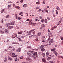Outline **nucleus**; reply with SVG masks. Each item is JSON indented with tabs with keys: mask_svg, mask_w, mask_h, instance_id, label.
<instances>
[{
	"mask_svg": "<svg viewBox=\"0 0 63 63\" xmlns=\"http://www.w3.org/2000/svg\"><path fill=\"white\" fill-rule=\"evenodd\" d=\"M48 51L47 52L46 54H47V55H49V53H48Z\"/></svg>",
	"mask_w": 63,
	"mask_h": 63,
	"instance_id": "nucleus-31",
	"label": "nucleus"
},
{
	"mask_svg": "<svg viewBox=\"0 0 63 63\" xmlns=\"http://www.w3.org/2000/svg\"><path fill=\"white\" fill-rule=\"evenodd\" d=\"M57 10H59V7L58 6H57Z\"/></svg>",
	"mask_w": 63,
	"mask_h": 63,
	"instance_id": "nucleus-54",
	"label": "nucleus"
},
{
	"mask_svg": "<svg viewBox=\"0 0 63 63\" xmlns=\"http://www.w3.org/2000/svg\"><path fill=\"white\" fill-rule=\"evenodd\" d=\"M31 35V33H29L27 35V36H28V35Z\"/></svg>",
	"mask_w": 63,
	"mask_h": 63,
	"instance_id": "nucleus-46",
	"label": "nucleus"
},
{
	"mask_svg": "<svg viewBox=\"0 0 63 63\" xmlns=\"http://www.w3.org/2000/svg\"><path fill=\"white\" fill-rule=\"evenodd\" d=\"M23 13H22V12H20L19 14V15H21L22 14H23Z\"/></svg>",
	"mask_w": 63,
	"mask_h": 63,
	"instance_id": "nucleus-51",
	"label": "nucleus"
},
{
	"mask_svg": "<svg viewBox=\"0 0 63 63\" xmlns=\"http://www.w3.org/2000/svg\"><path fill=\"white\" fill-rule=\"evenodd\" d=\"M45 23H47V19H46L45 20Z\"/></svg>",
	"mask_w": 63,
	"mask_h": 63,
	"instance_id": "nucleus-24",
	"label": "nucleus"
},
{
	"mask_svg": "<svg viewBox=\"0 0 63 63\" xmlns=\"http://www.w3.org/2000/svg\"><path fill=\"white\" fill-rule=\"evenodd\" d=\"M18 51L19 52H20L21 50H18Z\"/></svg>",
	"mask_w": 63,
	"mask_h": 63,
	"instance_id": "nucleus-60",
	"label": "nucleus"
},
{
	"mask_svg": "<svg viewBox=\"0 0 63 63\" xmlns=\"http://www.w3.org/2000/svg\"><path fill=\"white\" fill-rule=\"evenodd\" d=\"M42 61L43 62H44V63H46V59L45 58H43Z\"/></svg>",
	"mask_w": 63,
	"mask_h": 63,
	"instance_id": "nucleus-5",
	"label": "nucleus"
},
{
	"mask_svg": "<svg viewBox=\"0 0 63 63\" xmlns=\"http://www.w3.org/2000/svg\"><path fill=\"white\" fill-rule=\"evenodd\" d=\"M6 26H7V27H8V26H9V25L8 24H6Z\"/></svg>",
	"mask_w": 63,
	"mask_h": 63,
	"instance_id": "nucleus-56",
	"label": "nucleus"
},
{
	"mask_svg": "<svg viewBox=\"0 0 63 63\" xmlns=\"http://www.w3.org/2000/svg\"><path fill=\"white\" fill-rule=\"evenodd\" d=\"M53 42H54V41H53V39H50V41L49 42V46H50L51 45V43H53Z\"/></svg>",
	"mask_w": 63,
	"mask_h": 63,
	"instance_id": "nucleus-2",
	"label": "nucleus"
},
{
	"mask_svg": "<svg viewBox=\"0 0 63 63\" xmlns=\"http://www.w3.org/2000/svg\"><path fill=\"white\" fill-rule=\"evenodd\" d=\"M5 51H7V49H5Z\"/></svg>",
	"mask_w": 63,
	"mask_h": 63,
	"instance_id": "nucleus-64",
	"label": "nucleus"
},
{
	"mask_svg": "<svg viewBox=\"0 0 63 63\" xmlns=\"http://www.w3.org/2000/svg\"><path fill=\"white\" fill-rule=\"evenodd\" d=\"M15 21H13L11 22V24L12 25H14L15 24Z\"/></svg>",
	"mask_w": 63,
	"mask_h": 63,
	"instance_id": "nucleus-15",
	"label": "nucleus"
},
{
	"mask_svg": "<svg viewBox=\"0 0 63 63\" xmlns=\"http://www.w3.org/2000/svg\"><path fill=\"white\" fill-rule=\"evenodd\" d=\"M33 56H35L34 57L32 55L31 53H30L29 55V56L30 57H34V59H36V57H38V54H37V52H35L33 54Z\"/></svg>",
	"mask_w": 63,
	"mask_h": 63,
	"instance_id": "nucleus-1",
	"label": "nucleus"
},
{
	"mask_svg": "<svg viewBox=\"0 0 63 63\" xmlns=\"http://www.w3.org/2000/svg\"><path fill=\"white\" fill-rule=\"evenodd\" d=\"M23 32L22 31H21L19 32H18V34H21Z\"/></svg>",
	"mask_w": 63,
	"mask_h": 63,
	"instance_id": "nucleus-12",
	"label": "nucleus"
},
{
	"mask_svg": "<svg viewBox=\"0 0 63 63\" xmlns=\"http://www.w3.org/2000/svg\"><path fill=\"white\" fill-rule=\"evenodd\" d=\"M8 57L9 58V59L10 61H12V58H11L9 56H8Z\"/></svg>",
	"mask_w": 63,
	"mask_h": 63,
	"instance_id": "nucleus-27",
	"label": "nucleus"
},
{
	"mask_svg": "<svg viewBox=\"0 0 63 63\" xmlns=\"http://www.w3.org/2000/svg\"><path fill=\"white\" fill-rule=\"evenodd\" d=\"M9 48H12V46H10L8 47Z\"/></svg>",
	"mask_w": 63,
	"mask_h": 63,
	"instance_id": "nucleus-38",
	"label": "nucleus"
},
{
	"mask_svg": "<svg viewBox=\"0 0 63 63\" xmlns=\"http://www.w3.org/2000/svg\"><path fill=\"white\" fill-rule=\"evenodd\" d=\"M15 8H16V9H19L20 8V7H19V6H15Z\"/></svg>",
	"mask_w": 63,
	"mask_h": 63,
	"instance_id": "nucleus-18",
	"label": "nucleus"
},
{
	"mask_svg": "<svg viewBox=\"0 0 63 63\" xmlns=\"http://www.w3.org/2000/svg\"><path fill=\"white\" fill-rule=\"evenodd\" d=\"M4 20H3V19H2L0 21V22L1 23H3V21Z\"/></svg>",
	"mask_w": 63,
	"mask_h": 63,
	"instance_id": "nucleus-29",
	"label": "nucleus"
},
{
	"mask_svg": "<svg viewBox=\"0 0 63 63\" xmlns=\"http://www.w3.org/2000/svg\"><path fill=\"white\" fill-rule=\"evenodd\" d=\"M39 9V8L38 7H36V10H38Z\"/></svg>",
	"mask_w": 63,
	"mask_h": 63,
	"instance_id": "nucleus-50",
	"label": "nucleus"
},
{
	"mask_svg": "<svg viewBox=\"0 0 63 63\" xmlns=\"http://www.w3.org/2000/svg\"><path fill=\"white\" fill-rule=\"evenodd\" d=\"M26 60L27 61H29V62H32V60L31 59H30L29 58H26Z\"/></svg>",
	"mask_w": 63,
	"mask_h": 63,
	"instance_id": "nucleus-4",
	"label": "nucleus"
},
{
	"mask_svg": "<svg viewBox=\"0 0 63 63\" xmlns=\"http://www.w3.org/2000/svg\"><path fill=\"white\" fill-rule=\"evenodd\" d=\"M26 20L27 21H29V19H27Z\"/></svg>",
	"mask_w": 63,
	"mask_h": 63,
	"instance_id": "nucleus-59",
	"label": "nucleus"
},
{
	"mask_svg": "<svg viewBox=\"0 0 63 63\" xmlns=\"http://www.w3.org/2000/svg\"><path fill=\"white\" fill-rule=\"evenodd\" d=\"M6 18H9V15H8L6 16Z\"/></svg>",
	"mask_w": 63,
	"mask_h": 63,
	"instance_id": "nucleus-34",
	"label": "nucleus"
},
{
	"mask_svg": "<svg viewBox=\"0 0 63 63\" xmlns=\"http://www.w3.org/2000/svg\"><path fill=\"white\" fill-rule=\"evenodd\" d=\"M11 6H12L11 4H10L8 5V9H9V8H11Z\"/></svg>",
	"mask_w": 63,
	"mask_h": 63,
	"instance_id": "nucleus-14",
	"label": "nucleus"
},
{
	"mask_svg": "<svg viewBox=\"0 0 63 63\" xmlns=\"http://www.w3.org/2000/svg\"><path fill=\"white\" fill-rule=\"evenodd\" d=\"M61 21H60L59 22V23H61Z\"/></svg>",
	"mask_w": 63,
	"mask_h": 63,
	"instance_id": "nucleus-63",
	"label": "nucleus"
},
{
	"mask_svg": "<svg viewBox=\"0 0 63 63\" xmlns=\"http://www.w3.org/2000/svg\"><path fill=\"white\" fill-rule=\"evenodd\" d=\"M45 3H46V1L45 0H43L42 2L43 4H45Z\"/></svg>",
	"mask_w": 63,
	"mask_h": 63,
	"instance_id": "nucleus-28",
	"label": "nucleus"
},
{
	"mask_svg": "<svg viewBox=\"0 0 63 63\" xmlns=\"http://www.w3.org/2000/svg\"><path fill=\"white\" fill-rule=\"evenodd\" d=\"M13 28V27H12V26H9L8 27V29L9 30V29H11V28Z\"/></svg>",
	"mask_w": 63,
	"mask_h": 63,
	"instance_id": "nucleus-10",
	"label": "nucleus"
},
{
	"mask_svg": "<svg viewBox=\"0 0 63 63\" xmlns=\"http://www.w3.org/2000/svg\"><path fill=\"white\" fill-rule=\"evenodd\" d=\"M51 57H48L47 58V60H50V59H51Z\"/></svg>",
	"mask_w": 63,
	"mask_h": 63,
	"instance_id": "nucleus-26",
	"label": "nucleus"
},
{
	"mask_svg": "<svg viewBox=\"0 0 63 63\" xmlns=\"http://www.w3.org/2000/svg\"><path fill=\"white\" fill-rule=\"evenodd\" d=\"M43 47H44V46L43 45H41L40 47V48L41 49L43 48Z\"/></svg>",
	"mask_w": 63,
	"mask_h": 63,
	"instance_id": "nucleus-13",
	"label": "nucleus"
},
{
	"mask_svg": "<svg viewBox=\"0 0 63 63\" xmlns=\"http://www.w3.org/2000/svg\"><path fill=\"white\" fill-rule=\"evenodd\" d=\"M16 38H17V39H18L19 41H22V40L20 38H19V37H17Z\"/></svg>",
	"mask_w": 63,
	"mask_h": 63,
	"instance_id": "nucleus-21",
	"label": "nucleus"
},
{
	"mask_svg": "<svg viewBox=\"0 0 63 63\" xmlns=\"http://www.w3.org/2000/svg\"><path fill=\"white\" fill-rule=\"evenodd\" d=\"M36 4L40 5V1L37 2H36Z\"/></svg>",
	"mask_w": 63,
	"mask_h": 63,
	"instance_id": "nucleus-19",
	"label": "nucleus"
},
{
	"mask_svg": "<svg viewBox=\"0 0 63 63\" xmlns=\"http://www.w3.org/2000/svg\"><path fill=\"white\" fill-rule=\"evenodd\" d=\"M50 39V36H49L48 39H47V40L48 41H49Z\"/></svg>",
	"mask_w": 63,
	"mask_h": 63,
	"instance_id": "nucleus-43",
	"label": "nucleus"
},
{
	"mask_svg": "<svg viewBox=\"0 0 63 63\" xmlns=\"http://www.w3.org/2000/svg\"><path fill=\"white\" fill-rule=\"evenodd\" d=\"M41 51H44V50H45V49L44 48L41 49Z\"/></svg>",
	"mask_w": 63,
	"mask_h": 63,
	"instance_id": "nucleus-20",
	"label": "nucleus"
},
{
	"mask_svg": "<svg viewBox=\"0 0 63 63\" xmlns=\"http://www.w3.org/2000/svg\"><path fill=\"white\" fill-rule=\"evenodd\" d=\"M51 51H53L54 52H55V48H53V49H52L51 50Z\"/></svg>",
	"mask_w": 63,
	"mask_h": 63,
	"instance_id": "nucleus-7",
	"label": "nucleus"
},
{
	"mask_svg": "<svg viewBox=\"0 0 63 63\" xmlns=\"http://www.w3.org/2000/svg\"><path fill=\"white\" fill-rule=\"evenodd\" d=\"M26 37V36H21V38H22L23 39H24V37Z\"/></svg>",
	"mask_w": 63,
	"mask_h": 63,
	"instance_id": "nucleus-32",
	"label": "nucleus"
},
{
	"mask_svg": "<svg viewBox=\"0 0 63 63\" xmlns=\"http://www.w3.org/2000/svg\"><path fill=\"white\" fill-rule=\"evenodd\" d=\"M4 31L5 32V33L7 34V33H9V30H8L7 29H5Z\"/></svg>",
	"mask_w": 63,
	"mask_h": 63,
	"instance_id": "nucleus-6",
	"label": "nucleus"
},
{
	"mask_svg": "<svg viewBox=\"0 0 63 63\" xmlns=\"http://www.w3.org/2000/svg\"><path fill=\"white\" fill-rule=\"evenodd\" d=\"M21 19V18H20V17H18V19H19V20H20Z\"/></svg>",
	"mask_w": 63,
	"mask_h": 63,
	"instance_id": "nucleus-52",
	"label": "nucleus"
},
{
	"mask_svg": "<svg viewBox=\"0 0 63 63\" xmlns=\"http://www.w3.org/2000/svg\"><path fill=\"white\" fill-rule=\"evenodd\" d=\"M44 21V19H42L41 20V22H43Z\"/></svg>",
	"mask_w": 63,
	"mask_h": 63,
	"instance_id": "nucleus-36",
	"label": "nucleus"
},
{
	"mask_svg": "<svg viewBox=\"0 0 63 63\" xmlns=\"http://www.w3.org/2000/svg\"><path fill=\"white\" fill-rule=\"evenodd\" d=\"M42 56H43V57H45V53H42Z\"/></svg>",
	"mask_w": 63,
	"mask_h": 63,
	"instance_id": "nucleus-23",
	"label": "nucleus"
},
{
	"mask_svg": "<svg viewBox=\"0 0 63 63\" xmlns=\"http://www.w3.org/2000/svg\"><path fill=\"white\" fill-rule=\"evenodd\" d=\"M27 55H29V54L30 55V53L28 52L27 53Z\"/></svg>",
	"mask_w": 63,
	"mask_h": 63,
	"instance_id": "nucleus-55",
	"label": "nucleus"
},
{
	"mask_svg": "<svg viewBox=\"0 0 63 63\" xmlns=\"http://www.w3.org/2000/svg\"><path fill=\"white\" fill-rule=\"evenodd\" d=\"M36 32L35 31H34L33 32H32L33 35H34L35 34V33Z\"/></svg>",
	"mask_w": 63,
	"mask_h": 63,
	"instance_id": "nucleus-41",
	"label": "nucleus"
},
{
	"mask_svg": "<svg viewBox=\"0 0 63 63\" xmlns=\"http://www.w3.org/2000/svg\"><path fill=\"white\" fill-rule=\"evenodd\" d=\"M42 42H43V43H44L45 42V40H43L42 41Z\"/></svg>",
	"mask_w": 63,
	"mask_h": 63,
	"instance_id": "nucleus-58",
	"label": "nucleus"
},
{
	"mask_svg": "<svg viewBox=\"0 0 63 63\" xmlns=\"http://www.w3.org/2000/svg\"><path fill=\"white\" fill-rule=\"evenodd\" d=\"M20 2L21 3H22L23 2V0H21L20 1Z\"/></svg>",
	"mask_w": 63,
	"mask_h": 63,
	"instance_id": "nucleus-44",
	"label": "nucleus"
},
{
	"mask_svg": "<svg viewBox=\"0 0 63 63\" xmlns=\"http://www.w3.org/2000/svg\"><path fill=\"white\" fill-rule=\"evenodd\" d=\"M8 3H13L12 2H11V1H9V2H8Z\"/></svg>",
	"mask_w": 63,
	"mask_h": 63,
	"instance_id": "nucleus-49",
	"label": "nucleus"
},
{
	"mask_svg": "<svg viewBox=\"0 0 63 63\" xmlns=\"http://www.w3.org/2000/svg\"><path fill=\"white\" fill-rule=\"evenodd\" d=\"M35 20L36 21H40V20H38V19H35Z\"/></svg>",
	"mask_w": 63,
	"mask_h": 63,
	"instance_id": "nucleus-39",
	"label": "nucleus"
},
{
	"mask_svg": "<svg viewBox=\"0 0 63 63\" xmlns=\"http://www.w3.org/2000/svg\"><path fill=\"white\" fill-rule=\"evenodd\" d=\"M56 14H57V15H58V11H57L56 10Z\"/></svg>",
	"mask_w": 63,
	"mask_h": 63,
	"instance_id": "nucleus-40",
	"label": "nucleus"
},
{
	"mask_svg": "<svg viewBox=\"0 0 63 63\" xmlns=\"http://www.w3.org/2000/svg\"><path fill=\"white\" fill-rule=\"evenodd\" d=\"M42 27H45V25L44 24H43L42 25Z\"/></svg>",
	"mask_w": 63,
	"mask_h": 63,
	"instance_id": "nucleus-53",
	"label": "nucleus"
},
{
	"mask_svg": "<svg viewBox=\"0 0 63 63\" xmlns=\"http://www.w3.org/2000/svg\"><path fill=\"white\" fill-rule=\"evenodd\" d=\"M16 6V5L15 4H13V7H14V6Z\"/></svg>",
	"mask_w": 63,
	"mask_h": 63,
	"instance_id": "nucleus-57",
	"label": "nucleus"
},
{
	"mask_svg": "<svg viewBox=\"0 0 63 63\" xmlns=\"http://www.w3.org/2000/svg\"><path fill=\"white\" fill-rule=\"evenodd\" d=\"M62 38L61 39V40H63V37H61Z\"/></svg>",
	"mask_w": 63,
	"mask_h": 63,
	"instance_id": "nucleus-62",
	"label": "nucleus"
},
{
	"mask_svg": "<svg viewBox=\"0 0 63 63\" xmlns=\"http://www.w3.org/2000/svg\"><path fill=\"white\" fill-rule=\"evenodd\" d=\"M50 63H54L53 61H49Z\"/></svg>",
	"mask_w": 63,
	"mask_h": 63,
	"instance_id": "nucleus-48",
	"label": "nucleus"
},
{
	"mask_svg": "<svg viewBox=\"0 0 63 63\" xmlns=\"http://www.w3.org/2000/svg\"><path fill=\"white\" fill-rule=\"evenodd\" d=\"M13 44H17L18 45H19V44L18 43H15V42H13L12 43Z\"/></svg>",
	"mask_w": 63,
	"mask_h": 63,
	"instance_id": "nucleus-22",
	"label": "nucleus"
},
{
	"mask_svg": "<svg viewBox=\"0 0 63 63\" xmlns=\"http://www.w3.org/2000/svg\"><path fill=\"white\" fill-rule=\"evenodd\" d=\"M35 30V29H33L31 31V32H33V31H34Z\"/></svg>",
	"mask_w": 63,
	"mask_h": 63,
	"instance_id": "nucleus-61",
	"label": "nucleus"
},
{
	"mask_svg": "<svg viewBox=\"0 0 63 63\" xmlns=\"http://www.w3.org/2000/svg\"><path fill=\"white\" fill-rule=\"evenodd\" d=\"M15 16L16 18L17 19L18 18V17L17 16V14H15Z\"/></svg>",
	"mask_w": 63,
	"mask_h": 63,
	"instance_id": "nucleus-11",
	"label": "nucleus"
},
{
	"mask_svg": "<svg viewBox=\"0 0 63 63\" xmlns=\"http://www.w3.org/2000/svg\"><path fill=\"white\" fill-rule=\"evenodd\" d=\"M5 59L4 60V62H6L8 60H7V58L6 57H5Z\"/></svg>",
	"mask_w": 63,
	"mask_h": 63,
	"instance_id": "nucleus-17",
	"label": "nucleus"
},
{
	"mask_svg": "<svg viewBox=\"0 0 63 63\" xmlns=\"http://www.w3.org/2000/svg\"><path fill=\"white\" fill-rule=\"evenodd\" d=\"M63 19V17H61L60 19V21H61Z\"/></svg>",
	"mask_w": 63,
	"mask_h": 63,
	"instance_id": "nucleus-45",
	"label": "nucleus"
},
{
	"mask_svg": "<svg viewBox=\"0 0 63 63\" xmlns=\"http://www.w3.org/2000/svg\"><path fill=\"white\" fill-rule=\"evenodd\" d=\"M58 57H60L63 59V56H58Z\"/></svg>",
	"mask_w": 63,
	"mask_h": 63,
	"instance_id": "nucleus-33",
	"label": "nucleus"
},
{
	"mask_svg": "<svg viewBox=\"0 0 63 63\" xmlns=\"http://www.w3.org/2000/svg\"><path fill=\"white\" fill-rule=\"evenodd\" d=\"M26 6V4H24L23 5V7H25Z\"/></svg>",
	"mask_w": 63,
	"mask_h": 63,
	"instance_id": "nucleus-37",
	"label": "nucleus"
},
{
	"mask_svg": "<svg viewBox=\"0 0 63 63\" xmlns=\"http://www.w3.org/2000/svg\"><path fill=\"white\" fill-rule=\"evenodd\" d=\"M17 37V34L16 33L14 34V35L12 36V38H13L14 39L15 38H16V37Z\"/></svg>",
	"mask_w": 63,
	"mask_h": 63,
	"instance_id": "nucleus-3",
	"label": "nucleus"
},
{
	"mask_svg": "<svg viewBox=\"0 0 63 63\" xmlns=\"http://www.w3.org/2000/svg\"><path fill=\"white\" fill-rule=\"evenodd\" d=\"M57 27V26H56L55 27H53L51 29V30H54L55 29V28H56Z\"/></svg>",
	"mask_w": 63,
	"mask_h": 63,
	"instance_id": "nucleus-8",
	"label": "nucleus"
},
{
	"mask_svg": "<svg viewBox=\"0 0 63 63\" xmlns=\"http://www.w3.org/2000/svg\"><path fill=\"white\" fill-rule=\"evenodd\" d=\"M0 32H1V34H3L4 33V32H2V31H0Z\"/></svg>",
	"mask_w": 63,
	"mask_h": 63,
	"instance_id": "nucleus-35",
	"label": "nucleus"
},
{
	"mask_svg": "<svg viewBox=\"0 0 63 63\" xmlns=\"http://www.w3.org/2000/svg\"><path fill=\"white\" fill-rule=\"evenodd\" d=\"M54 53H55V55H56V56H57V54H58V53L57 52L55 51L54 52Z\"/></svg>",
	"mask_w": 63,
	"mask_h": 63,
	"instance_id": "nucleus-25",
	"label": "nucleus"
},
{
	"mask_svg": "<svg viewBox=\"0 0 63 63\" xmlns=\"http://www.w3.org/2000/svg\"><path fill=\"white\" fill-rule=\"evenodd\" d=\"M41 33H38V34L37 35V36H40L41 35Z\"/></svg>",
	"mask_w": 63,
	"mask_h": 63,
	"instance_id": "nucleus-30",
	"label": "nucleus"
},
{
	"mask_svg": "<svg viewBox=\"0 0 63 63\" xmlns=\"http://www.w3.org/2000/svg\"><path fill=\"white\" fill-rule=\"evenodd\" d=\"M48 34V35L49 36H50V35L51 36V37H52L53 36L52 35V33L51 32L49 33Z\"/></svg>",
	"mask_w": 63,
	"mask_h": 63,
	"instance_id": "nucleus-9",
	"label": "nucleus"
},
{
	"mask_svg": "<svg viewBox=\"0 0 63 63\" xmlns=\"http://www.w3.org/2000/svg\"><path fill=\"white\" fill-rule=\"evenodd\" d=\"M4 10H5L4 9H3L2 10H1V13H4Z\"/></svg>",
	"mask_w": 63,
	"mask_h": 63,
	"instance_id": "nucleus-16",
	"label": "nucleus"
},
{
	"mask_svg": "<svg viewBox=\"0 0 63 63\" xmlns=\"http://www.w3.org/2000/svg\"><path fill=\"white\" fill-rule=\"evenodd\" d=\"M35 41H37V42H38V38H37L35 39Z\"/></svg>",
	"mask_w": 63,
	"mask_h": 63,
	"instance_id": "nucleus-47",
	"label": "nucleus"
},
{
	"mask_svg": "<svg viewBox=\"0 0 63 63\" xmlns=\"http://www.w3.org/2000/svg\"><path fill=\"white\" fill-rule=\"evenodd\" d=\"M38 12H41V11H42V10H41V9H39L38 10Z\"/></svg>",
	"mask_w": 63,
	"mask_h": 63,
	"instance_id": "nucleus-42",
	"label": "nucleus"
}]
</instances>
